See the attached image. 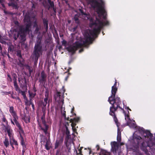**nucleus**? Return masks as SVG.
<instances>
[{
  "mask_svg": "<svg viewBox=\"0 0 155 155\" xmlns=\"http://www.w3.org/2000/svg\"><path fill=\"white\" fill-rule=\"evenodd\" d=\"M45 98L44 99V102L42 101V104L44 107L46 106L47 103L48 101H50L49 94V92L48 91H46L45 92Z\"/></svg>",
  "mask_w": 155,
  "mask_h": 155,
  "instance_id": "12",
  "label": "nucleus"
},
{
  "mask_svg": "<svg viewBox=\"0 0 155 155\" xmlns=\"http://www.w3.org/2000/svg\"><path fill=\"white\" fill-rule=\"evenodd\" d=\"M16 94H15L13 92H12V94H11V97L14 99H15L16 98Z\"/></svg>",
  "mask_w": 155,
  "mask_h": 155,
  "instance_id": "50",
  "label": "nucleus"
},
{
  "mask_svg": "<svg viewBox=\"0 0 155 155\" xmlns=\"http://www.w3.org/2000/svg\"><path fill=\"white\" fill-rule=\"evenodd\" d=\"M14 24L16 27H18L19 29H20V26H22V25H20L19 22L18 21H15L14 22Z\"/></svg>",
  "mask_w": 155,
  "mask_h": 155,
  "instance_id": "40",
  "label": "nucleus"
},
{
  "mask_svg": "<svg viewBox=\"0 0 155 155\" xmlns=\"http://www.w3.org/2000/svg\"><path fill=\"white\" fill-rule=\"evenodd\" d=\"M121 135L120 133L118 132L117 135V140L119 142H121Z\"/></svg>",
  "mask_w": 155,
  "mask_h": 155,
  "instance_id": "34",
  "label": "nucleus"
},
{
  "mask_svg": "<svg viewBox=\"0 0 155 155\" xmlns=\"http://www.w3.org/2000/svg\"><path fill=\"white\" fill-rule=\"evenodd\" d=\"M61 92H57L54 96V99L56 101H62V96L61 95Z\"/></svg>",
  "mask_w": 155,
  "mask_h": 155,
  "instance_id": "18",
  "label": "nucleus"
},
{
  "mask_svg": "<svg viewBox=\"0 0 155 155\" xmlns=\"http://www.w3.org/2000/svg\"><path fill=\"white\" fill-rule=\"evenodd\" d=\"M23 21L25 23L24 25L25 27H26L27 25L28 26V29H31L32 24L31 21L30 13L29 12H27L25 13L24 16Z\"/></svg>",
  "mask_w": 155,
  "mask_h": 155,
  "instance_id": "8",
  "label": "nucleus"
},
{
  "mask_svg": "<svg viewBox=\"0 0 155 155\" xmlns=\"http://www.w3.org/2000/svg\"><path fill=\"white\" fill-rule=\"evenodd\" d=\"M42 20L44 25L45 27L46 30L47 31L48 28V20L46 19H45V18H43Z\"/></svg>",
  "mask_w": 155,
  "mask_h": 155,
  "instance_id": "23",
  "label": "nucleus"
},
{
  "mask_svg": "<svg viewBox=\"0 0 155 155\" xmlns=\"http://www.w3.org/2000/svg\"><path fill=\"white\" fill-rule=\"evenodd\" d=\"M32 98H29V103H28V106H30V105L33 103V101H32Z\"/></svg>",
  "mask_w": 155,
  "mask_h": 155,
  "instance_id": "52",
  "label": "nucleus"
},
{
  "mask_svg": "<svg viewBox=\"0 0 155 155\" xmlns=\"http://www.w3.org/2000/svg\"><path fill=\"white\" fill-rule=\"evenodd\" d=\"M111 145L112 147V151L115 154L117 153V151L119 148V145L116 141L111 142Z\"/></svg>",
  "mask_w": 155,
  "mask_h": 155,
  "instance_id": "13",
  "label": "nucleus"
},
{
  "mask_svg": "<svg viewBox=\"0 0 155 155\" xmlns=\"http://www.w3.org/2000/svg\"><path fill=\"white\" fill-rule=\"evenodd\" d=\"M74 107L72 108L71 110V113L73 115L76 116V114L75 113H74Z\"/></svg>",
  "mask_w": 155,
  "mask_h": 155,
  "instance_id": "49",
  "label": "nucleus"
},
{
  "mask_svg": "<svg viewBox=\"0 0 155 155\" xmlns=\"http://www.w3.org/2000/svg\"><path fill=\"white\" fill-rule=\"evenodd\" d=\"M25 104L26 105H28L29 101H28L27 98V99H25Z\"/></svg>",
  "mask_w": 155,
  "mask_h": 155,
  "instance_id": "59",
  "label": "nucleus"
},
{
  "mask_svg": "<svg viewBox=\"0 0 155 155\" xmlns=\"http://www.w3.org/2000/svg\"><path fill=\"white\" fill-rule=\"evenodd\" d=\"M73 131L74 133H76L77 130L75 128V127H72Z\"/></svg>",
  "mask_w": 155,
  "mask_h": 155,
  "instance_id": "62",
  "label": "nucleus"
},
{
  "mask_svg": "<svg viewBox=\"0 0 155 155\" xmlns=\"http://www.w3.org/2000/svg\"><path fill=\"white\" fill-rule=\"evenodd\" d=\"M31 31V29H28V27L27 25L26 27H25L24 25L20 26L19 38L22 41H25L26 40V34L29 33Z\"/></svg>",
  "mask_w": 155,
  "mask_h": 155,
  "instance_id": "6",
  "label": "nucleus"
},
{
  "mask_svg": "<svg viewBox=\"0 0 155 155\" xmlns=\"http://www.w3.org/2000/svg\"><path fill=\"white\" fill-rule=\"evenodd\" d=\"M80 120V118L77 117L74 118L73 119H69V123H71V126L72 127H75L77 124L78 123Z\"/></svg>",
  "mask_w": 155,
  "mask_h": 155,
  "instance_id": "15",
  "label": "nucleus"
},
{
  "mask_svg": "<svg viewBox=\"0 0 155 155\" xmlns=\"http://www.w3.org/2000/svg\"><path fill=\"white\" fill-rule=\"evenodd\" d=\"M65 129H66V134L67 135V137H68L70 135V131L68 130V128L67 126H65Z\"/></svg>",
  "mask_w": 155,
  "mask_h": 155,
  "instance_id": "36",
  "label": "nucleus"
},
{
  "mask_svg": "<svg viewBox=\"0 0 155 155\" xmlns=\"http://www.w3.org/2000/svg\"><path fill=\"white\" fill-rule=\"evenodd\" d=\"M144 134H146V135H144L145 137L148 138L150 140H151L153 137V134L150 133L149 130H146L144 131Z\"/></svg>",
  "mask_w": 155,
  "mask_h": 155,
  "instance_id": "19",
  "label": "nucleus"
},
{
  "mask_svg": "<svg viewBox=\"0 0 155 155\" xmlns=\"http://www.w3.org/2000/svg\"><path fill=\"white\" fill-rule=\"evenodd\" d=\"M61 92H62L63 94H64V92H65V89L64 88V86H63L62 87L61 90Z\"/></svg>",
  "mask_w": 155,
  "mask_h": 155,
  "instance_id": "54",
  "label": "nucleus"
},
{
  "mask_svg": "<svg viewBox=\"0 0 155 155\" xmlns=\"http://www.w3.org/2000/svg\"><path fill=\"white\" fill-rule=\"evenodd\" d=\"M133 141L136 146L140 145L141 150L143 151L146 155H150V152L154 153L155 151V143L151 142L149 144L148 142L144 141L142 138L138 135H134L133 137Z\"/></svg>",
  "mask_w": 155,
  "mask_h": 155,
  "instance_id": "2",
  "label": "nucleus"
},
{
  "mask_svg": "<svg viewBox=\"0 0 155 155\" xmlns=\"http://www.w3.org/2000/svg\"><path fill=\"white\" fill-rule=\"evenodd\" d=\"M17 127L18 128V132L20 135V137H21V136H22V134H24V132L21 125Z\"/></svg>",
  "mask_w": 155,
  "mask_h": 155,
  "instance_id": "26",
  "label": "nucleus"
},
{
  "mask_svg": "<svg viewBox=\"0 0 155 155\" xmlns=\"http://www.w3.org/2000/svg\"><path fill=\"white\" fill-rule=\"evenodd\" d=\"M16 55L18 58H22V56L21 54V51L20 50H18L16 51Z\"/></svg>",
  "mask_w": 155,
  "mask_h": 155,
  "instance_id": "32",
  "label": "nucleus"
},
{
  "mask_svg": "<svg viewBox=\"0 0 155 155\" xmlns=\"http://www.w3.org/2000/svg\"><path fill=\"white\" fill-rule=\"evenodd\" d=\"M31 106L33 109V110H35V105L33 103L31 104Z\"/></svg>",
  "mask_w": 155,
  "mask_h": 155,
  "instance_id": "64",
  "label": "nucleus"
},
{
  "mask_svg": "<svg viewBox=\"0 0 155 155\" xmlns=\"http://www.w3.org/2000/svg\"><path fill=\"white\" fill-rule=\"evenodd\" d=\"M100 155H110V153L106 150L101 149Z\"/></svg>",
  "mask_w": 155,
  "mask_h": 155,
  "instance_id": "30",
  "label": "nucleus"
},
{
  "mask_svg": "<svg viewBox=\"0 0 155 155\" xmlns=\"http://www.w3.org/2000/svg\"><path fill=\"white\" fill-rule=\"evenodd\" d=\"M12 116L13 118V120H11L12 124L14 125L15 124L17 127L20 125L21 124L18 121V117L17 114L12 115Z\"/></svg>",
  "mask_w": 155,
  "mask_h": 155,
  "instance_id": "14",
  "label": "nucleus"
},
{
  "mask_svg": "<svg viewBox=\"0 0 155 155\" xmlns=\"http://www.w3.org/2000/svg\"><path fill=\"white\" fill-rule=\"evenodd\" d=\"M20 140L21 141V145L22 146L23 148H26V146L25 144V142L24 141V138L22 136H21V137H20Z\"/></svg>",
  "mask_w": 155,
  "mask_h": 155,
  "instance_id": "28",
  "label": "nucleus"
},
{
  "mask_svg": "<svg viewBox=\"0 0 155 155\" xmlns=\"http://www.w3.org/2000/svg\"><path fill=\"white\" fill-rule=\"evenodd\" d=\"M28 93L29 94V98H33L37 95L36 93H34L33 92H31L30 91H28Z\"/></svg>",
  "mask_w": 155,
  "mask_h": 155,
  "instance_id": "31",
  "label": "nucleus"
},
{
  "mask_svg": "<svg viewBox=\"0 0 155 155\" xmlns=\"http://www.w3.org/2000/svg\"><path fill=\"white\" fill-rule=\"evenodd\" d=\"M35 28V33L36 34L39 33V30H40V28H39L38 26Z\"/></svg>",
  "mask_w": 155,
  "mask_h": 155,
  "instance_id": "43",
  "label": "nucleus"
},
{
  "mask_svg": "<svg viewBox=\"0 0 155 155\" xmlns=\"http://www.w3.org/2000/svg\"><path fill=\"white\" fill-rule=\"evenodd\" d=\"M74 19L75 21V22L77 24H79V19L76 16H75L74 17Z\"/></svg>",
  "mask_w": 155,
  "mask_h": 155,
  "instance_id": "48",
  "label": "nucleus"
},
{
  "mask_svg": "<svg viewBox=\"0 0 155 155\" xmlns=\"http://www.w3.org/2000/svg\"><path fill=\"white\" fill-rule=\"evenodd\" d=\"M108 101L112 105L110 108L109 114L113 117L115 123L117 126L118 127L119 124L115 114V112L117 110L118 108H119L123 110L124 113L125 112L124 109L120 106V104L121 103L120 98L117 96L112 97V96H110L108 98Z\"/></svg>",
  "mask_w": 155,
  "mask_h": 155,
  "instance_id": "3",
  "label": "nucleus"
},
{
  "mask_svg": "<svg viewBox=\"0 0 155 155\" xmlns=\"http://www.w3.org/2000/svg\"><path fill=\"white\" fill-rule=\"evenodd\" d=\"M63 141L64 136L63 135H61L59 137L57 138L54 144V149H56L59 147L61 146L62 145Z\"/></svg>",
  "mask_w": 155,
  "mask_h": 155,
  "instance_id": "10",
  "label": "nucleus"
},
{
  "mask_svg": "<svg viewBox=\"0 0 155 155\" xmlns=\"http://www.w3.org/2000/svg\"><path fill=\"white\" fill-rule=\"evenodd\" d=\"M33 26L34 27H38V25L37 24V22L36 21V20H35L34 22V25Z\"/></svg>",
  "mask_w": 155,
  "mask_h": 155,
  "instance_id": "55",
  "label": "nucleus"
},
{
  "mask_svg": "<svg viewBox=\"0 0 155 155\" xmlns=\"http://www.w3.org/2000/svg\"><path fill=\"white\" fill-rule=\"evenodd\" d=\"M48 2L50 5L48 6V9L49 10L50 8L54 7V3L53 1H51V0H47Z\"/></svg>",
  "mask_w": 155,
  "mask_h": 155,
  "instance_id": "27",
  "label": "nucleus"
},
{
  "mask_svg": "<svg viewBox=\"0 0 155 155\" xmlns=\"http://www.w3.org/2000/svg\"><path fill=\"white\" fill-rule=\"evenodd\" d=\"M10 143H13V145L16 146L17 149L18 148V143L17 141L15 140L14 137H12V138H11V139H10Z\"/></svg>",
  "mask_w": 155,
  "mask_h": 155,
  "instance_id": "21",
  "label": "nucleus"
},
{
  "mask_svg": "<svg viewBox=\"0 0 155 155\" xmlns=\"http://www.w3.org/2000/svg\"><path fill=\"white\" fill-rule=\"evenodd\" d=\"M5 131H6L9 137V139H11L12 137H13V134L12 133L13 130L11 129V127L8 126H5Z\"/></svg>",
  "mask_w": 155,
  "mask_h": 155,
  "instance_id": "16",
  "label": "nucleus"
},
{
  "mask_svg": "<svg viewBox=\"0 0 155 155\" xmlns=\"http://www.w3.org/2000/svg\"><path fill=\"white\" fill-rule=\"evenodd\" d=\"M14 47L12 45H10L8 48V52H13L14 51Z\"/></svg>",
  "mask_w": 155,
  "mask_h": 155,
  "instance_id": "33",
  "label": "nucleus"
},
{
  "mask_svg": "<svg viewBox=\"0 0 155 155\" xmlns=\"http://www.w3.org/2000/svg\"><path fill=\"white\" fill-rule=\"evenodd\" d=\"M12 75L13 78V81L14 85L15 90L16 91H18L19 93H21V95L23 96L24 99H27V97L26 96L25 91H21L18 85L17 82V77L16 74L15 73H13Z\"/></svg>",
  "mask_w": 155,
  "mask_h": 155,
  "instance_id": "7",
  "label": "nucleus"
},
{
  "mask_svg": "<svg viewBox=\"0 0 155 155\" xmlns=\"http://www.w3.org/2000/svg\"><path fill=\"white\" fill-rule=\"evenodd\" d=\"M8 6H12L15 9H18L19 8L17 3L14 2H11V3H9Z\"/></svg>",
  "mask_w": 155,
  "mask_h": 155,
  "instance_id": "25",
  "label": "nucleus"
},
{
  "mask_svg": "<svg viewBox=\"0 0 155 155\" xmlns=\"http://www.w3.org/2000/svg\"><path fill=\"white\" fill-rule=\"evenodd\" d=\"M24 84L22 86V88H25V89L26 90H27V81L26 79L25 78H24Z\"/></svg>",
  "mask_w": 155,
  "mask_h": 155,
  "instance_id": "35",
  "label": "nucleus"
},
{
  "mask_svg": "<svg viewBox=\"0 0 155 155\" xmlns=\"http://www.w3.org/2000/svg\"><path fill=\"white\" fill-rule=\"evenodd\" d=\"M7 80L10 82H12V79L9 74H7Z\"/></svg>",
  "mask_w": 155,
  "mask_h": 155,
  "instance_id": "45",
  "label": "nucleus"
},
{
  "mask_svg": "<svg viewBox=\"0 0 155 155\" xmlns=\"http://www.w3.org/2000/svg\"><path fill=\"white\" fill-rule=\"evenodd\" d=\"M117 90V87H114V86H112L111 89V95L110 96L115 97L116 94Z\"/></svg>",
  "mask_w": 155,
  "mask_h": 155,
  "instance_id": "22",
  "label": "nucleus"
},
{
  "mask_svg": "<svg viewBox=\"0 0 155 155\" xmlns=\"http://www.w3.org/2000/svg\"><path fill=\"white\" fill-rule=\"evenodd\" d=\"M29 76H30L31 75V73L33 71V70L32 69H30L29 70Z\"/></svg>",
  "mask_w": 155,
  "mask_h": 155,
  "instance_id": "60",
  "label": "nucleus"
},
{
  "mask_svg": "<svg viewBox=\"0 0 155 155\" xmlns=\"http://www.w3.org/2000/svg\"><path fill=\"white\" fill-rule=\"evenodd\" d=\"M52 8L53 9V10L54 12V13H56V8L55 7H54H54H52Z\"/></svg>",
  "mask_w": 155,
  "mask_h": 155,
  "instance_id": "63",
  "label": "nucleus"
},
{
  "mask_svg": "<svg viewBox=\"0 0 155 155\" xmlns=\"http://www.w3.org/2000/svg\"><path fill=\"white\" fill-rule=\"evenodd\" d=\"M129 112L128 111V114H126L125 113V119L126 120V119H128L130 121H131V120L130 119V116L129 115Z\"/></svg>",
  "mask_w": 155,
  "mask_h": 155,
  "instance_id": "47",
  "label": "nucleus"
},
{
  "mask_svg": "<svg viewBox=\"0 0 155 155\" xmlns=\"http://www.w3.org/2000/svg\"><path fill=\"white\" fill-rule=\"evenodd\" d=\"M138 130L140 133H143V134L144 133V131H146L144 130V129L143 128V127H138Z\"/></svg>",
  "mask_w": 155,
  "mask_h": 155,
  "instance_id": "38",
  "label": "nucleus"
},
{
  "mask_svg": "<svg viewBox=\"0 0 155 155\" xmlns=\"http://www.w3.org/2000/svg\"><path fill=\"white\" fill-rule=\"evenodd\" d=\"M14 31L13 32V37L15 40H16L18 38H19V29H18V31H17V29H15Z\"/></svg>",
  "mask_w": 155,
  "mask_h": 155,
  "instance_id": "17",
  "label": "nucleus"
},
{
  "mask_svg": "<svg viewBox=\"0 0 155 155\" xmlns=\"http://www.w3.org/2000/svg\"><path fill=\"white\" fill-rule=\"evenodd\" d=\"M42 37H38L36 41L34 47V50L33 52V56L35 60V62H37L40 54H42L43 52L42 46L41 41Z\"/></svg>",
  "mask_w": 155,
  "mask_h": 155,
  "instance_id": "4",
  "label": "nucleus"
},
{
  "mask_svg": "<svg viewBox=\"0 0 155 155\" xmlns=\"http://www.w3.org/2000/svg\"><path fill=\"white\" fill-rule=\"evenodd\" d=\"M24 66H25L26 67V68L28 70V71H29V70L31 69L30 67L28 65H24Z\"/></svg>",
  "mask_w": 155,
  "mask_h": 155,
  "instance_id": "56",
  "label": "nucleus"
},
{
  "mask_svg": "<svg viewBox=\"0 0 155 155\" xmlns=\"http://www.w3.org/2000/svg\"><path fill=\"white\" fill-rule=\"evenodd\" d=\"M15 97L16 98H15V99L18 100V102H21V100L19 97L16 96V97Z\"/></svg>",
  "mask_w": 155,
  "mask_h": 155,
  "instance_id": "61",
  "label": "nucleus"
},
{
  "mask_svg": "<svg viewBox=\"0 0 155 155\" xmlns=\"http://www.w3.org/2000/svg\"><path fill=\"white\" fill-rule=\"evenodd\" d=\"M61 43L62 45H65L67 44V41L65 40H63Z\"/></svg>",
  "mask_w": 155,
  "mask_h": 155,
  "instance_id": "57",
  "label": "nucleus"
},
{
  "mask_svg": "<svg viewBox=\"0 0 155 155\" xmlns=\"http://www.w3.org/2000/svg\"><path fill=\"white\" fill-rule=\"evenodd\" d=\"M2 36L1 35L0 36V42L3 44L5 45L6 43V42L5 41L3 40L2 39Z\"/></svg>",
  "mask_w": 155,
  "mask_h": 155,
  "instance_id": "41",
  "label": "nucleus"
},
{
  "mask_svg": "<svg viewBox=\"0 0 155 155\" xmlns=\"http://www.w3.org/2000/svg\"><path fill=\"white\" fill-rule=\"evenodd\" d=\"M45 149L47 150H49L50 149V147L48 146V142L47 141L46 142V143L45 145Z\"/></svg>",
  "mask_w": 155,
  "mask_h": 155,
  "instance_id": "46",
  "label": "nucleus"
},
{
  "mask_svg": "<svg viewBox=\"0 0 155 155\" xmlns=\"http://www.w3.org/2000/svg\"><path fill=\"white\" fill-rule=\"evenodd\" d=\"M4 12L5 14L6 15H13V13L12 12L7 11L5 10L4 11Z\"/></svg>",
  "mask_w": 155,
  "mask_h": 155,
  "instance_id": "39",
  "label": "nucleus"
},
{
  "mask_svg": "<svg viewBox=\"0 0 155 155\" xmlns=\"http://www.w3.org/2000/svg\"><path fill=\"white\" fill-rule=\"evenodd\" d=\"M18 60L19 61L18 63V65L20 67H24L25 65L24 64L25 61L22 57V58H18Z\"/></svg>",
  "mask_w": 155,
  "mask_h": 155,
  "instance_id": "20",
  "label": "nucleus"
},
{
  "mask_svg": "<svg viewBox=\"0 0 155 155\" xmlns=\"http://www.w3.org/2000/svg\"><path fill=\"white\" fill-rule=\"evenodd\" d=\"M1 54L2 56H4L6 55H7V54L8 53H7V52L6 50H5L3 51H2H2H1Z\"/></svg>",
  "mask_w": 155,
  "mask_h": 155,
  "instance_id": "44",
  "label": "nucleus"
},
{
  "mask_svg": "<svg viewBox=\"0 0 155 155\" xmlns=\"http://www.w3.org/2000/svg\"><path fill=\"white\" fill-rule=\"evenodd\" d=\"M5 139L4 141H3V143L5 146L6 148H7L9 146L10 144V142H9L8 138L6 136L5 137Z\"/></svg>",
  "mask_w": 155,
  "mask_h": 155,
  "instance_id": "24",
  "label": "nucleus"
},
{
  "mask_svg": "<svg viewBox=\"0 0 155 155\" xmlns=\"http://www.w3.org/2000/svg\"><path fill=\"white\" fill-rule=\"evenodd\" d=\"M82 148H83V147H81L80 148V149L78 150L79 153H77L78 154H79L81 155H83L82 153V151H81V150H82ZM76 152H77V151H76Z\"/></svg>",
  "mask_w": 155,
  "mask_h": 155,
  "instance_id": "53",
  "label": "nucleus"
},
{
  "mask_svg": "<svg viewBox=\"0 0 155 155\" xmlns=\"http://www.w3.org/2000/svg\"><path fill=\"white\" fill-rule=\"evenodd\" d=\"M87 4L91 7L96 10V12L99 16H102V0H86Z\"/></svg>",
  "mask_w": 155,
  "mask_h": 155,
  "instance_id": "5",
  "label": "nucleus"
},
{
  "mask_svg": "<svg viewBox=\"0 0 155 155\" xmlns=\"http://www.w3.org/2000/svg\"><path fill=\"white\" fill-rule=\"evenodd\" d=\"M94 21L92 18L90 20L89 26L90 28H94L92 30H89L85 32L84 39L80 43L76 41L72 45L66 48V49L69 52L74 53L75 51L78 48H81L83 46H86L90 43L92 42V39L95 37L97 36V34L100 33L101 29L105 25H108L109 23L107 21L104 22L99 18L96 17Z\"/></svg>",
  "mask_w": 155,
  "mask_h": 155,
  "instance_id": "1",
  "label": "nucleus"
},
{
  "mask_svg": "<svg viewBox=\"0 0 155 155\" xmlns=\"http://www.w3.org/2000/svg\"><path fill=\"white\" fill-rule=\"evenodd\" d=\"M63 116L64 117V119L65 120H69V117H67L66 115V111H64L63 114H62Z\"/></svg>",
  "mask_w": 155,
  "mask_h": 155,
  "instance_id": "37",
  "label": "nucleus"
},
{
  "mask_svg": "<svg viewBox=\"0 0 155 155\" xmlns=\"http://www.w3.org/2000/svg\"><path fill=\"white\" fill-rule=\"evenodd\" d=\"M9 112L11 114L12 116L17 114L16 112L14 111L13 107L11 106L9 107Z\"/></svg>",
  "mask_w": 155,
  "mask_h": 155,
  "instance_id": "29",
  "label": "nucleus"
},
{
  "mask_svg": "<svg viewBox=\"0 0 155 155\" xmlns=\"http://www.w3.org/2000/svg\"><path fill=\"white\" fill-rule=\"evenodd\" d=\"M47 80V75L44 71H42L40 77L39 78V82L41 84L44 85Z\"/></svg>",
  "mask_w": 155,
  "mask_h": 155,
  "instance_id": "11",
  "label": "nucleus"
},
{
  "mask_svg": "<svg viewBox=\"0 0 155 155\" xmlns=\"http://www.w3.org/2000/svg\"><path fill=\"white\" fill-rule=\"evenodd\" d=\"M24 121L26 123H29L30 122V117H26L25 118Z\"/></svg>",
  "mask_w": 155,
  "mask_h": 155,
  "instance_id": "42",
  "label": "nucleus"
},
{
  "mask_svg": "<svg viewBox=\"0 0 155 155\" xmlns=\"http://www.w3.org/2000/svg\"><path fill=\"white\" fill-rule=\"evenodd\" d=\"M41 119L42 120V123L44 126H45V128H43L41 125L38 122V125H39V126L40 127L41 129L46 134H47V131L48 130V125H47L46 123V121L45 120V116L44 114L41 117Z\"/></svg>",
  "mask_w": 155,
  "mask_h": 155,
  "instance_id": "9",
  "label": "nucleus"
},
{
  "mask_svg": "<svg viewBox=\"0 0 155 155\" xmlns=\"http://www.w3.org/2000/svg\"><path fill=\"white\" fill-rule=\"evenodd\" d=\"M2 120L3 122H6L7 123V120L5 118V116H3L2 118Z\"/></svg>",
  "mask_w": 155,
  "mask_h": 155,
  "instance_id": "58",
  "label": "nucleus"
},
{
  "mask_svg": "<svg viewBox=\"0 0 155 155\" xmlns=\"http://www.w3.org/2000/svg\"><path fill=\"white\" fill-rule=\"evenodd\" d=\"M37 90L36 89V88L35 87V84H34L33 87V92L34 93H36Z\"/></svg>",
  "mask_w": 155,
  "mask_h": 155,
  "instance_id": "51",
  "label": "nucleus"
}]
</instances>
